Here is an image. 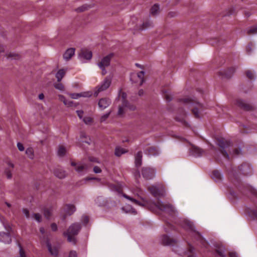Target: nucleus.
<instances>
[{"instance_id": "obj_1", "label": "nucleus", "mask_w": 257, "mask_h": 257, "mask_svg": "<svg viewBox=\"0 0 257 257\" xmlns=\"http://www.w3.org/2000/svg\"><path fill=\"white\" fill-rule=\"evenodd\" d=\"M180 102L185 108L191 109L195 117H200V113L203 110V105L197 100L184 98L181 100Z\"/></svg>"}, {"instance_id": "obj_2", "label": "nucleus", "mask_w": 257, "mask_h": 257, "mask_svg": "<svg viewBox=\"0 0 257 257\" xmlns=\"http://www.w3.org/2000/svg\"><path fill=\"white\" fill-rule=\"evenodd\" d=\"M81 228V226L79 223H74L63 233V235L67 237L69 242L75 243V238L74 236L79 233Z\"/></svg>"}, {"instance_id": "obj_3", "label": "nucleus", "mask_w": 257, "mask_h": 257, "mask_svg": "<svg viewBox=\"0 0 257 257\" xmlns=\"http://www.w3.org/2000/svg\"><path fill=\"white\" fill-rule=\"evenodd\" d=\"M181 225L186 230L192 231L194 235L200 240V242L203 245L206 244L205 241L202 238L200 234L198 232H196L195 227L191 222L186 220V219H183L181 220Z\"/></svg>"}, {"instance_id": "obj_4", "label": "nucleus", "mask_w": 257, "mask_h": 257, "mask_svg": "<svg viewBox=\"0 0 257 257\" xmlns=\"http://www.w3.org/2000/svg\"><path fill=\"white\" fill-rule=\"evenodd\" d=\"M111 80L112 77L110 76L106 77L100 84L96 87V90L94 92V96L97 97L100 92L108 88L111 83Z\"/></svg>"}, {"instance_id": "obj_5", "label": "nucleus", "mask_w": 257, "mask_h": 257, "mask_svg": "<svg viewBox=\"0 0 257 257\" xmlns=\"http://www.w3.org/2000/svg\"><path fill=\"white\" fill-rule=\"evenodd\" d=\"M144 75L145 72L143 71H140L138 73L133 72L131 74L130 80L133 83L141 85L144 81Z\"/></svg>"}, {"instance_id": "obj_6", "label": "nucleus", "mask_w": 257, "mask_h": 257, "mask_svg": "<svg viewBox=\"0 0 257 257\" xmlns=\"http://www.w3.org/2000/svg\"><path fill=\"white\" fill-rule=\"evenodd\" d=\"M136 109V106L134 104L130 103L127 101H124L121 106L119 107L117 115L121 116L126 113L128 110L133 111Z\"/></svg>"}, {"instance_id": "obj_7", "label": "nucleus", "mask_w": 257, "mask_h": 257, "mask_svg": "<svg viewBox=\"0 0 257 257\" xmlns=\"http://www.w3.org/2000/svg\"><path fill=\"white\" fill-rule=\"evenodd\" d=\"M113 56L112 53L108 54L105 57H103L101 61L97 63L98 66L102 70V75H104L106 73V71L105 69L106 67L109 65L110 60Z\"/></svg>"}, {"instance_id": "obj_8", "label": "nucleus", "mask_w": 257, "mask_h": 257, "mask_svg": "<svg viewBox=\"0 0 257 257\" xmlns=\"http://www.w3.org/2000/svg\"><path fill=\"white\" fill-rule=\"evenodd\" d=\"M156 170L150 167H143L141 171L142 175L145 180L153 179L156 176Z\"/></svg>"}, {"instance_id": "obj_9", "label": "nucleus", "mask_w": 257, "mask_h": 257, "mask_svg": "<svg viewBox=\"0 0 257 257\" xmlns=\"http://www.w3.org/2000/svg\"><path fill=\"white\" fill-rule=\"evenodd\" d=\"M216 144L224 150L223 155L225 156L227 159H229V155L227 152L225 151V149L231 146V142L224 138H219L217 139Z\"/></svg>"}, {"instance_id": "obj_10", "label": "nucleus", "mask_w": 257, "mask_h": 257, "mask_svg": "<svg viewBox=\"0 0 257 257\" xmlns=\"http://www.w3.org/2000/svg\"><path fill=\"white\" fill-rule=\"evenodd\" d=\"M148 190L156 197L164 196L165 195V188L162 185H160L158 187L156 186H152L149 187Z\"/></svg>"}, {"instance_id": "obj_11", "label": "nucleus", "mask_w": 257, "mask_h": 257, "mask_svg": "<svg viewBox=\"0 0 257 257\" xmlns=\"http://www.w3.org/2000/svg\"><path fill=\"white\" fill-rule=\"evenodd\" d=\"M155 205L159 210L165 211L169 214H172L175 211L174 207L170 204H165L163 202L158 201L157 204H155Z\"/></svg>"}, {"instance_id": "obj_12", "label": "nucleus", "mask_w": 257, "mask_h": 257, "mask_svg": "<svg viewBox=\"0 0 257 257\" xmlns=\"http://www.w3.org/2000/svg\"><path fill=\"white\" fill-rule=\"evenodd\" d=\"M71 165L75 167V169L76 171L80 175H83L86 173L89 168L87 164L82 163L76 164L74 162H72Z\"/></svg>"}, {"instance_id": "obj_13", "label": "nucleus", "mask_w": 257, "mask_h": 257, "mask_svg": "<svg viewBox=\"0 0 257 257\" xmlns=\"http://www.w3.org/2000/svg\"><path fill=\"white\" fill-rule=\"evenodd\" d=\"M153 23L151 21L150 18H147L144 20L143 23L139 25H137L135 28L137 31H143L153 27Z\"/></svg>"}, {"instance_id": "obj_14", "label": "nucleus", "mask_w": 257, "mask_h": 257, "mask_svg": "<svg viewBox=\"0 0 257 257\" xmlns=\"http://www.w3.org/2000/svg\"><path fill=\"white\" fill-rule=\"evenodd\" d=\"M122 196L124 198H125V199L134 202V203H135L136 204H137L138 205L141 206H148V207H150V202L145 200L144 198H141V199L143 200V202L141 203L140 201L136 200V199H134V198L131 197L130 196L127 195L125 194H123Z\"/></svg>"}, {"instance_id": "obj_15", "label": "nucleus", "mask_w": 257, "mask_h": 257, "mask_svg": "<svg viewBox=\"0 0 257 257\" xmlns=\"http://www.w3.org/2000/svg\"><path fill=\"white\" fill-rule=\"evenodd\" d=\"M92 56V52L85 49L82 50L79 55V58L82 62H84L85 60H90Z\"/></svg>"}, {"instance_id": "obj_16", "label": "nucleus", "mask_w": 257, "mask_h": 257, "mask_svg": "<svg viewBox=\"0 0 257 257\" xmlns=\"http://www.w3.org/2000/svg\"><path fill=\"white\" fill-rule=\"evenodd\" d=\"M111 100L108 98H102L98 100V105L101 110H103L111 104Z\"/></svg>"}, {"instance_id": "obj_17", "label": "nucleus", "mask_w": 257, "mask_h": 257, "mask_svg": "<svg viewBox=\"0 0 257 257\" xmlns=\"http://www.w3.org/2000/svg\"><path fill=\"white\" fill-rule=\"evenodd\" d=\"M161 241L164 245H172L176 242L175 239L171 238L167 235H164L161 237Z\"/></svg>"}, {"instance_id": "obj_18", "label": "nucleus", "mask_w": 257, "mask_h": 257, "mask_svg": "<svg viewBox=\"0 0 257 257\" xmlns=\"http://www.w3.org/2000/svg\"><path fill=\"white\" fill-rule=\"evenodd\" d=\"M0 241L5 243H10L12 241V239L10 233L0 232Z\"/></svg>"}, {"instance_id": "obj_19", "label": "nucleus", "mask_w": 257, "mask_h": 257, "mask_svg": "<svg viewBox=\"0 0 257 257\" xmlns=\"http://www.w3.org/2000/svg\"><path fill=\"white\" fill-rule=\"evenodd\" d=\"M47 246L50 254L53 257H57L58 253V249L55 246H52L49 241L47 242Z\"/></svg>"}, {"instance_id": "obj_20", "label": "nucleus", "mask_w": 257, "mask_h": 257, "mask_svg": "<svg viewBox=\"0 0 257 257\" xmlns=\"http://www.w3.org/2000/svg\"><path fill=\"white\" fill-rule=\"evenodd\" d=\"M191 154L194 157H199L201 156L203 154V151L197 147L192 146L191 149Z\"/></svg>"}, {"instance_id": "obj_21", "label": "nucleus", "mask_w": 257, "mask_h": 257, "mask_svg": "<svg viewBox=\"0 0 257 257\" xmlns=\"http://www.w3.org/2000/svg\"><path fill=\"white\" fill-rule=\"evenodd\" d=\"M75 54V49L70 48L68 49L63 55V58L66 61L69 60Z\"/></svg>"}, {"instance_id": "obj_22", "label": "nucleus", "mask_w": 257, "mask_h": 257, "mask_svg": "<svg viewBox=\"0 0 257 257\" xmlns=\"http://www.w3.org/2000/svg\"><path fill=\"white\" fill-rule=\"evenodd\" d=\"M236 104L237 106L247 110H248L251 108V106L242 99H237L236 100Z\"/></svg>"}, {"instance_id": "obj_23", "label": "nucleus", "mask_w": 257, "mask_h": 257, "mask_svg": "<svg viewBox=\"0 0 257 257\" xmlns=\"http://www.w3.org/2000/svg\"><path fill=\"white\" fill-rule=\"evenodd\" d=\"M143 155L141 151L138 152L135 155V165L137 167H140L142 164Z\"/></svg>"}, {"instance_id": "obj_24", "label": "nucleus", "mask_w": 257, "mask_h": 257, "mask_svg": "<svg viewBox=\"0 0 257 257\" xmlns=\"http://www.w3.org/2000/svg\"><path fill=\"white\" fill-rule=\"evenodd\" d=\"M64 210L67 214L71 215L76 211V207L73 204H66L65 206Z\"/></svg>"}, {"instance_id": "obj_25", "label": "nucleus", "mask_w": 257, "mask_h": 257, "mask_svg": "<svg viewBox=\"0 0 257 257\" xmlns=\"http://www.w3.org/2000/svg\"><path fill=\"white\" fill-rule=\"evenodd\" d=\"M212 178L215 182H220L222 179V175L218 171L214 170L212 172Z\"/></svg>"}, {"instance_id": "obj_26", "label": "nucleus", "mask_w": 257, "mask_h": 257, "mask_svg": "<svg viewBox=\"0 0 257 257\" xmlns=\"http://www.w3.org/2000/svg\"><path fill=\"white\" fill-rule=\"evenodd\" d=\"M54 174L56 177L60 179H63L66 177L65 171L61 169H55L54 171Z\"/></svg>"}, {"instance_id": "obj_27", "label": "nucleus", "mask_w": 257, "mask_h": 257, "mask_svg": "<svg viewBox=\"0 0 257 257\" xmlns=\"http://www.w3.org/2000/svg\"><path fill=\"white\" fill-rule=\"evenodd\" d=\"M121 209L122 211L126 213H131L134 214H136L137 213L136 210L130 205L127 204L122 207Z\"/></svg>"}, {"instance_id": "obj_28", "label": "nucleus", "mask_w": 257, "mask_h": 257, "mask_svg": "<svg viewBox=\"0 0 257 257\" xmlns=\"http://www.w3.org/2000/svg\"><path fill=\"white\" fill-rule=\"evenodd\" d=\"M160 13V7L157 4H155L151 9V15L153 16H156Z\"/></svg>"}, {"instance_id": "obj_29", "label": "nucleus", "mask_w": 257, "mask_h": 257, "mask_svg": "<svg viewBox=\"0 0 257 257\" xmlns=\"http://www.w3.org/2000/svg\"><path fill=\"white\" fill-rule=\"evenodd\" d=\"M147 153L150 156H156L159 155V151L154 147H151L148 148L147 150Z\"/></svg>"}, {"instance_id": "obj_30", "label": "nucleus", "mask_w": 257, "mask_h": 257, "mask_svg": "<svg viewBox=\"0 0 257 257\" xmlns=\"http://www.w3.org/2000/svg\"><path fill=\"white\" fill-rule=\"evenodd\" d=\"M66 71L64 69H60L56 74V77L58 82L62 79L65 74Z\"/></svg>"}, {"instance_id": "obj_31", "label": "nucleus", "mask_w": 257, "mask_h": 257, "mask_svg": "<svg viewBox=\"0 0 257 257\" xmlns=\"http://www.w3.org/2000/svg\"><path fill=\"white\" fill-rule=\"evenodd\" d=\"M69 95L70 96V97L72 99H77L80 97H87V95L86 92L83 93H70Z\"/></svg>"}, {"instance_id": "obj_32", "label": "nucleus", "mask_w": 257, "mask_h": 257, "mask_svg": "<svg viewBox=\"0 0 257 257\" xmlns=\"http://www.w3.org/2000/svg\"><path fill=\"white\" fill-rule=\"evenodd\" d=\"M225 248L223 246H218L216 248V252L220 257H226L224 253Z\"/></svg>"}, {"instance_id": "obj_33", "label": "nucleus", "mask_w": 257, "mask_h": 257, "mask_svg": "<svg viewBox=\"0 0 257 257\" xmlns=\"http://www.w3.org/2000/svg\"><path fill=\"white\" fill-rule=\"evenodd\" d=\"M126 152L127 151L125 149L120 147H116L115 150V155L117 157H119Z\"/></svg>"}, {"instance_id": "obj_34", "label": "nucleus", "mask_w": 257, "mask_h": 257, "mask_svg": "<svg viewBox=\"0 0 257 257\" xmlns=\"http://www.w3.org/2000/svg\"><path fill=\"white\" fill-rule=\"evenodd\" d=\"M26 154L27 156L31 159H33L34 158V152L32 148H28L26 150Z\"/></svg>"}, {"instance_id": "obj_35", "label": "nucleus", "mask_w": 257, "mask_h": 257, "mask_svg": "<svg viewBox=\"0 0 257 257\" xmlns=\"http://www.w3.org/2000/svg\"><path fill=\"white\" fill-rule=\"evenodd\" d=\"M59 98L61 101L63 102V103H64L65 105H66L68 106H71L72 101H68V100H66V99L63 95H59Z\"/></svg>"}, {"instance_id": "obj_36", "label": "nucleus", "mask_w": 257, "mask_h": 257, "mask_svg": "<svg viewBox=\"0 0 257 257\" xmlns=\"http://www.w3.org/2000/svg\"><path fill=\"white\" fill-rule=\"evenodd\" d=\"M6 56L8 59H19L20 57L19 55L17 54H16L15 53H12L10 52L9 53H8L6 54Z\"/></svg>"}, {"instance_id": "obj_37", "label": "nucleus", "mask_w": 257, "mask_h": 257, "mask_svg": "<svg viewBox=\"0 0 257 257\" xmlns=\"http://www.w3.org/2000/svg\"><path fill=\"white\" fill-rule=\"evenodd\" d=\"M90 8V7L87 5H84L78 8H77L75 11L77 12H83L85 11L89 10Z\"/></svg>"}, {"instance_id": "obj_38", "label": "nucleus", "mask_w": 257, "mask_h": 257, "mask_svg": "<svg viewBox=\"0 0 257 257\" xmlns=\"http://www.w3.org/2000/svg\"><path fill=\"white\" fill-rule=\"evenodd\" d=\"M53 210L52 208H46L44 210V214L47 219L50 218L52 215Z\"/></svg>"}, {"instance_id": "obj_39", "label": "nucleus", "mask_w": 257, "mask_h": 257, "mask_svg": "<svg viewBox=\"0 0 257 257\" xmlns=\"http://www.w3.org/2000/svg\"><path fill=\"white\" fill-rule=\"evenodd\" d=\"M248 35L257 34V25L251 27L247 31Z\"/></svg>"}, {"instance_id": "obj_40", "label": "nucleus", "mask_w": 257, "mask_h": 257, "mask_svg": "<svg viewBox=\"0 0 257 257\" xmlns=\"http://www.w3.org/2000/svg\"><path fill=\"white\" fill-rule=\"evenodd\" d=\"M111 111L110 110L108 111L107 112L103 114L100 118V122H104L109 117L110 114L111 113Z\"/></svg>"}, {"instance_id": "obj_41", "label": "nucleus", "mask_w": 257, "mask_h": 257, "mask_svg": "<svg viewBox=\"0 0 257 257\" xmlns=\"http://www.w3.org/2000/svg\"><path fill=\"white\" fill-rule=\"evenodd\" d=\"M66 151V149L64 147L61 146L58 149L57 152L58 155L60 157L63 156L65 155Z\"/></svg>"}, {"instance_id": "obj_42", "label": "nucleus", "mask_w": 257, "mask_h": 257, "mask_svg": "<svg viewBox=\"0 0 257 257\" xmlns=\"http://www.w3.org/2000/svg\"><path fill=\"white\" fill-rule=\"evenodd\" d=\"M246 76L251 80H254L255 78V75L250 70H247L246 72Z\"/></svg>"}, {"instance_id": "obj_43", "label": "nucleus", "mask_w": 257, "mask_h": 257, "mask_svg": "<svg viewBox=\"0 0 257 257\" xmlns=\"http://www.w3.org/2000/svg\"><path fill=\"white\" fill-rule=\"evenodd\" d=\"M86 124H89L92 121V118L90 116H86L82 119Z\"/></svg>"}, {"instance_id": "obj_44", "label": "nucleus", "mask_w": 257, "mask_h": 257, "mask_svg": "<svg viewBox=\"0 0 257 257\" xmlns=\"http://www.w3.org/2000/svg\"><path fill=\"white\" fill-rule=\"evenodd\" d=\"M32 217H34L38 222H40L41 221V215L39 213H33L32 215Z\"/></svg>"}, {"instance_id": "obj_45", "label": "nucleus", "mask_w": 257, "mask_h": 257, "mask_svg": "<svg viewBox=\"0 0 257 257\" xmlns=\"http://www.w3.org/2000/svg\"><path fill=\"white\" fill-rule=\"evenodd\" d=\"M249 214L252 217H254V219H257V209L250 210Z\"/></svg>"}, {"instance_id": "obj_46", "label": "nucleus", "mask_w": 257, "mask_h": 257, "mask_svg": "<svg viewBox=\"0 0 257 257\" xmlns=\"http://www.w3.org/2000/svg\"><path fill=\"white\" fill-rule=\"evenodd\" d=\"M55 87L59 90H64V86L63 84L61 83H58L55 84Z\"/></svg>"}, {"instance_id": "obj_47", "label": "nucleus", "mask_w": 257, "mask_h": 257, "mask_svg": "<svg viewBox=\"0 0 257 257\" xmlns=\"http://www.w3.org/2000/svg\"><path fill=\"white\" fill-rule=\"evenodd\" d=\"M83 138H86V135L85 133H82L81 134V141L83 143H87V144H89L90 142H89V141L90 140L89 139H86V140H83Z\"/></svg>"}, {"instance_id": "obj_48", "label": "nucleus", "mask_w": 257, "mask_h": 257, "mask_svg": "<svg viewBox=\"0 0 257 257\" xmlns=\"http://www.w3.org/2000/svg\"><path fill=\"white\" fill-rule=\"evenodd\" d=\"M164 97L166 100L168 102L170 101L172 99V97L171 94H169L168 93H166L164 95Z\"/></svg>"}, {"instance_id": "obj_49", "label": "nucleus", "mask_w": 257, "mask_h": 257, "mask_svg": "<svg viewBox=\"0 0 257 257\" xmlns=\"http://www.w3.org/2000/svg\"><path fill=\"white\" fill-rule=\"evenodd\" d=\"M241 149H235L232 152V155L234 156H238L240 154Z\"/></svg>"}, {"instance_id": "obj_50", "label": "nucleus", "mask_w": 257, "mask_h": 257, "mask_svg": "<svg viewBox=\"0 0 257 257\" xmlns=\"http://www.w3.org/2000/svg\"><path fill=\"white\" fill-rule=\"evenodd\" d=\"M93 172L96 174L100 173L102 172L101 169L98 166H94L93 167Z\"/></svg>"}, {"instance_id": "obj_51", "label": "nucleus", "mask_w": 257, "mask_h": 257, "mask_svg": "<svg viewBox=\"0 0 257 257\" xmlns=\"http://www.w3.org/2000/svg\"><path fill=\"white\" fill-rule=\"evenodd\" d=\"M23 213L25 215L26 218H29L30 217V214H29V211L27 209H23Z\"/></svg>"}, {"instance_id": "obj_52", "label": "nucleus", "mask_w": 257, "mask_h": 257, "mask_svg": "<svg viewBox=\"0 0 257 257\" xmlns=\"http://www.w3.org/2000/svg\"><path fill=\"white\" fill-rule=\"evenodd\" d=\"M17 147H18L19 150L20 151H23L25 150L23 145L21 143H18Z\"/></svg>"}, {"instance_id": "obj_53", "label": "nucleus", "mask_w": 257, "mask_h": 257, "mask_svg": "<svg viewBox=\"0 0 257 257\" xmlns=\"http://www.w3.org/2000/svg\"><path fill=\"white\" fill-rule=\"evenodd\" d=\"M76 113L80 119H83V111L81 110H77Z\"/></svg>"}, {"instance_id": "obj_54", "label": "nucleus", "mask_w": 257, "mask_h": 257, "mask_svg": "<svg viewBox=\"0 0 257 257\" xmlns=\"http://www.w3.org/2000/svg\"><path fill=\"white\" fill-rule=\"evenodd\" d=\"M92 180H94V181L96 180L98 182H100L101 181V179L98 178L87 177L85 179V181Z\"/></svg>"}, {"instance_id": "obj_55", "label": "nucleus", "mask_w": 257, "mask_h": 257, "mask_svg": "<svg viewBox=\"0 0 257 257\" xmlns=\"http://www.w3.org/2000/svg\"><path fill=\"white\" fill-rule=\"evenodd\" d=\"M69 257H77V254L74 250H71L69 252Z\"/></svg>"}, {"instance_id": "obj_56", "label": "nucleus", "mask_w": 257, "mask_h": 257, "mask_svg": "<svg viewBox=\"0 0 257 257\" xmlns=\"http://www.w3.org/2000/svg\"><path fill=\"white\" fill-rule=\"evenodd\" d=\"M228 197L230 198V199H232L234 198H235V193L233 191H230L229 194H228Z\"/></svg>"}, {"instance_id": "obj_57", "label": "nucleus", "mask_w": 257, "mask_h": 257, "mask_svg": "<svg viewBox=\"0 0 257 257\" xmlns=\"http://www.w3.org/2000/svg\"><path fill=\"white\" fill-rule=\"evenodd\" d=\"M246 51L248 54H250L252 51V45L251 44H248L246 47Z\"/></svg>"}, {"instance_id": "obj_58", "label": "nucleus", "mask_w": 257, "mask_h": 257, "mask_svg": "<svg viewBox=\"0 0 257 257\" xmlns=\"http://www.w3.org/2000/svg\"><path fill=\"white\" fill-rule=\"evenodd\" d=\"M82 218L84 224H87L88 222L89 218L87 216H83Z\"/></svg>"}, {"instance_id": "obj_59", "label": "nucleus", "mask_w": 257, "mask_h": 257, "mask_svg": "<svg viewBox=\"0 0 257 257\" xmlns=\"http://www.w3.org/2000/svg\"><path fill=\"white\" fill-rule=\"evenodd\" d=\"M51 229L53 231H55L57 229V226L56 223H52L51 225Z\"/></svg>"}, {"instance_id": "obj_60", "label": "nucleus", "mask_w": 257, "mask_h": 257, "mask_svg": "<svg viewBox=\"0 0 257 257\" xmlns=\"http://www.w3.org/2000/svg\"><path fill=\"white\" fill-rule=\"evenodd\" d=\"M134 176L136 180H138L141 177L140 172L139 171L135 172V173H134Z\"/></svg>"}, {"instance_id": "obj_61", "label": "nucleus", "mask_w": 257, "mask_h": 257, "mask_svg": "<svg viewBox=\"0 0 257 257\" xmlns=\"http://www.w3.org/2000/svg\"><path fill=\"white\" fill-rule=\"evenodd\" d=\"M101 200V198L99 197H97V199L95 200L96 203L99 206H101L102 204V203L100 202Z\"/></svg>"}, {"instance_id": "obj_62", "label": "nucleus", "mask_w": 257, "mask_h": 257, "mask_svg": "<svg viewBox=\"0 0 257 257\" xmlns=\"http://www.w3.org/2000/svg\"><path fill=\"white\" fill-rule=\"evenodd\" d=\"M230 257H238V254L235 252H229Z\"/></svg>"}, {"instance_id": "obj_63", "label": "nucleus", "mask_w": 257, "mask_h": 257, "mask_svg": "<svg viewBox=\"0 0 257 257\" xmlns=\"http://www.w3.org/2000/svg\"><path fill=\"white\" fill-rule=\"evenodd\" d=\"M121 98L122 99V102H123L124 101H126L125 100L126 98V93H124V92H122L121 93ZM123 102H122V103Z\"/></svg>"}, {"instance_id": "obj_64", "label": "nucleus", "mask_w": 257, "mask_h": 257, "mask_svg": "<svg viewBox=\"0 0 257 257\" xmlns=\"http://www.w3.org/2000/svg\"><path fill=\"white\" fill-rule=\"evenodd\" d=\"M229 12L227 14V15H230L234 13V9L233 8H231L229 9Z\"/></svg>"}]
</instances>
